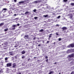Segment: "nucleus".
<instances>
[{"mask_svg":"<svg viewBox=\"0 0 74 74\" xmlns=\"http://www.w3.org/2000/svg\"><path fill=\"white\" fill-rule=\"evenodd\" d=\"M69 58V61H70V60H71V59H70V58H73L74 57V54H72L69 56H68Z\"/></svg>","mask_w":74,"mask_h":74,"instance_id":"nucleus-1","label":"nucleus"},{"mask_svg":"<svg viewBox=\"0 0 74 74\" xmlns=\"http://www.w3.org/2000/svg\"><path fill=\"white\" fill-rule=\"evenodd\" d=\"M19 45H21V43H20V42H16V46H15L14 47L16 48Z\"/></svg>","mask_w":74,"mask_h":74,"instance_id":"nucleus-2","label":"nucleus"},{"mask_svg":"<svg viewBox=\"0 0 74 74\" xmlns=\"http://www.w3.org/2000/svg\"><path fill=\"white\" fill-rule=\"evenodd\" d=\"M70 47H72V48H73L74 47V45L73 44H71L70 45L67 46L68 48H70Z\"/></svg>","mask_w":74,"mask_h":74,"instance_id":"nucleus-3","label":"nucleus"},{"mask_svg":"<svg viewBox=\"0 0 74 74\" xmlns=\"http://www.w3.org/2000/svg\"><path fill=\"white\" fill-rule=\"evenodd\" d=\"M17 26V25H13L12 26V29L13 30H15V27Z\"/></svg>","mask_w":74,"mask_h":74,"instance_id":"nucleus-4","label":"nucleus"},{"mask_svg":"<svg viewBox=\"0 0 74 74\" xmlns=\"http://www.w3.org/2000/svg\"><path fill=\"white\" fill-rule=\"evenodd\" d=\"M62 29L63 30L62 31H64V30H67V27H64L62 28Z\"/></svg>","mask_w":74,"mask_h":74,"instance_id":"nucleus-5","label":"nucleus"},{"mask_svg":"<svg viewBox=\"0 0 74 74\" xmlns=\"http://www.w3.org/2000/svg\"><path fill=\"white\" fill-rule=\"evenodd\" d=\"M7 67H11V63H9L7 64Z\"/></svg>","mask_w":74,"mask_h":74,"instance_id":"nucleus-6","label":"nucleus"},{"mask_svg":"<svg viewBox=\"0 0 74 74\" xmlns=\"http://www.w3.org/2000/svg\"><path fill=\"white\" fill-rule=\"evenodd\" d=\"M21 53L22 54H25L26 53V51L23 50V51L21 52Z\"/></svg>","mask_w":74,"mask_h":74,"instance_id":"nucleus-7","label":"nucleus"},{"mask_svg":"<svg viewBox=\"0 0 74 74\" xmlns=\"http://www.w3.org/2000/svg\"><path fill=\"white\" fill-rule=\"evenodd\" d=\"M16 64L15 63H14L13 64V67L14 68H15V67H16V64Z\"/></svg>","mask_w":74,"mask_h":74,"instance_id":"nucleus-8","label":"nucleus"},{"mask_svg":"<svg viewBox=\"0 0 74 74\" xmlns=\"http://www.w3.org/2000/svg\"><path fill=\"white\" fill-rule=\"evenodd\" d=\"M71 51H72V50L71 49L68 50L67 51V53H70V52H71Z\"/></svg>","mask_w":74,"mask_h":74,"instance_id":"nucleus-9","label":"nucleus"},{"mask_svg":"<svg viewBox=\"0 0 74 74\" xmlns=\"http://www.w3.org/2000/svg\"><path fill=\"white\" fill-rule=\"evenodd\" d=\"M7 9L6 8H4L2 10V12H3V11H7Z\"/></svg>","mask_w":74,"mask_h":74,"instance_id":"nucleus-10","label":"nucleus"},{"mask_svg":"<svg viewBox=\"0 0 74 74\" xmlns=\"http://www.w3.org/2000/svg\"><path fill=\"white\" fill-rule=\"evenodd\" d=\"M25 2L24 1H21L19 2H18L19 4H22L23 3H24Z\"/></svg>","mask_w":74,"mask_h":74,"instance_id":"nucleus-11","label":"nucleus"},{"mask_svg":"<svg viewBox=\"0 0 74 74\" xmlns=\"http://www.w3.org/2000/svg\"><path fill=\"white\" fill-rule=\"evenodd\" d=\"M4 25V23H3L0 24V26H3V25Z\"/></svg>","mask_w":74,"mask_h":74,"instance_id":"nucleus-12","label":"nucleus"},{"mask_svg":"<svg viewBox=\"0 0 74 74\" xmlns=\"http://www.w3.org/2000/svg\"><path fill=\"white\" fill-rule=\"evenodd\" d=\"M9 54H10V55H13V52L10 51L9 52Z\"/></svg>","mask_w":74,"mask_h":74,"instance_id":"nucleus-13","label":"nucleus"},{"mask_svg":"<svg viewBox=\"0 0 74 74\" xmlns=\"http://www.w3.org/2000/svg\"><path fill=\"white\" fill-rule=\"evenodd\" d=\"M29 12H26L25 13V14L26 15V14H27V15H29Z\"/></svg>","mask_w":74,"mask_h":74,"instance_id":"nucleus-14","label":"nucleus"},{"mask_svg":"<svg viewBox=\"0 0 74 74\" xmlns=\"http://www.w3.org/2000/svg\"><path fill=\"white\" fill-rule=\"evenodd\" d=\"M42 1V0H38V3H40V2H41Z\"/></svg>","mask_w":74,"mask_h":74,"instance_id":"nucleus-15","label":"nucleus"},{"mask_svg":"<svg viewBox=\"0 0 74 74\" xmlns=\"http://www.w3.org/2000/svg\"><path fill=\"white\" fill-rule=\"evenodd\" d=\"M34 3H36V4H37V3H38V1H35L34 2Z\"/></svg>","mask_w":74,"mask_h":74,"instance_id":"nucleus-16","label":"nucleus"},{"mask_svg":"<svg viewBox=\"0 0 74 74\" xmlns=\"http://www.w3.org/2000/svg\"><path fill=\"white\" fill-rule=\"evenodd\" d=\"M43 31H44V30L43 29H41L39 31V32H43Z\"/></svg>","mask_w":74,"mask_h":74,"instance_id":"nucleus-17","label":"nucleus"},{"mask_svg":"<svg viewBox=\"0 0 74 74\" xmlns=\"http://www.w3.org/2000/svg\"><path fill=\"white\" fill-rule=\"evenodd\" d=\"M43 16H44L45 18H46V17H47V16H48V15L47 14L46 15H44Z\"/></svg>","mask_w":74,"mask_h":74,"instance_id":"nucleus-18","label":"nucleus"},{"mask_svg":"<svg viewBox=\"0 0 74 74\" xmlns=\"http://www.w3.org/2000/svg\"><path fill=\"white\" fill-rule=\"evenodd\" d=\"M29 37V35H25L24 37V38H26V37Z\"/></svg>","mask_w":74,"mask_h":74,"instance_id":"nucleus-19","label":"nucleus"},{"mask_svg":"<svg viewBox=\"0 0 74 74\" xmlns=\"http://www.w3.org/2000/svg\"><path fill=\"white\" fill-rule=\"evenodd\" d=\"M53 73V71H50V72L49 73V74H51L52 73Z\"/></svg>","mask_w":74,"mask_h":74,"instance_id":"nucleus-20","label":"nucleus"},{"mask_svg":"<svg viewBox=\"0 0 74 74\" xmlns=\"http://www.w3.org/2000/svg\"><path fill=\"white\" fill-rule=\"evenodd\" d=\"M60 17H61L60 16H59L57 17V18L59 19V18H60Z\"/></svg>","mask_w":74,"mask_h":74,"instance_id":"nucleus-21","label":"nucleus"},{"mask_svg":"<svg viewBox=\"0 0 74 74\" xmlns=\"http://www.w3.org/2000/svg\"><path fill=\"white\" fill-rule=\"evenodd\" d=\"M52 34H51L49 35V38H51V36H52Z\"/></svg>","mask_w":74,"mask_h":74,"instance_id":"nucleus-22","label":"nucleus"},{"mask_svg":"<svg viewBox=\"0 0 74 74\" xmlns=\"http://www.w3.org/2000/svg\"><path fill=\"white\" fill-rule=\"evenodd\" d=\"M71 5H73L74 6V3H71Z\"/></svg>","mask_w":74,"mask_h":74,"instance_id":"nucleus-23","label":"nucleus"},{"mask_svg":"<svg viewBox=\"0 0 74 74\" xmlns=\"http://www.w3.org/2000/svg\"><path fill=\"white\" fill-rule=\"evenodd\" d=\"M37 18H38L37 17H34V19H37Z\"/></svg>","mask_w":74,"mask_h":74,"instance_id":"nucleus-24","label":"nucleus"},{"mask_svg":"<svg viewBox=\"0 0 74 74\" xmlns=\"http://www.w3.org/2000/svg\"><path fill=\"white\" fill-rule=\"evenodd\" d=\"M68 0H64L63 1H64V2H66V1H67Z\"/></svg>","mask_w":74,"mask_h":74,"instance_id":"nucleus-25","label":"nucleus"},{"mask_svg":"<svg viewBox=\"0 0 74 74\" xmlns=\"http://www.w3.org/2000/svg\"><path fill=\"white\" fill-rule=\"evenodd\" d=\"M7 59H8V58L7 57H6L5 58V60H7Z\"/></svg>","mask_w":74,"mask_h":74,"instance_id":"nucleus-26","label":"nucleus"},{"mask_svg":"<svg viewBox=\"0 0 74 74\" xmlns=\"http://www.w3.org/2000/svg\"><path fill=\"white\" fill-rule=\"evenodd\" d=\"M8 30V29H6L4 30L5 32H7Z\"/></svg>","mask_w":74,"mask_h":74,"instance_id":"nucleus-27","label":"nucleus"},{"mask_svg":"<svg viewBox=\"0 0 74 74\" xmlns=\"http://www.w3.org/2000/svg\"><path fill=\"white\" fill-rule=\"evenodd\" d=\"M33 11H34V12H36V10L35 9V10H34Z\"/></svg>","mask_w":74,"mask_h":74,"instance_id":"nucleus-28","label":"nucleus"},{"mask_svg":"<svg viewBox=\"0 0 74 74\" xmlns=\"http://www.w3.org/2000/svg\"><path fill=\"white\" fill-rule=\"evenodd\" d=\"M56 36H59V34L58 33V32L56 33Z\"/></svg>","mask_w":74,"mask_h":74,"instance_id":"nucleus-29","label":"nucleus"},{"mask_svg":"<svg viewBox=\"0 0 74 74\" xmlns=\"http://www.w3.org/2000/svg\"><path fill=\"white\" fill-rule=\"evenodd\" d=\"M70 18H71H71H73V16H70Z\"/></svg>","mask_w":74,"mask_h":74,"instance_id":"nucleus-30","label":"nucleus"},{"mask_svg":"<svg viewBox=\"0 0 74 74\" xmlns=\"http://www.w3.org/2000/svg\"><path fill=\"white\" fill-rule=\"evenodd\" d=\"M47 8H51V7H49H49L47 6Z\"/></svg>","mask_w":74,"mask_h":74,"instance_id":"nucleus-31","label":"nucleus"},{"mask_svg":"<svg viewBox=\"0 0 74 74\" xmlns=\"http://www.w3.org/2000/svg\"><path fill=\"white\" fill-rule=\"evenodd\" d=\"M59 41H61V38H59L58 39Z\"/></svg>","mask_w":74,"mask_h":74,"instance_id":"nucleus-32","label":"nucleus"},{"mask_svg":"<svg viewBox=\"0 0 74 74\" xmlns=\"http://www.w3.org/2000/svg\"><path fill=\"white\" fill-rule=\"evenodd\" d=\"M22 59H24V58H25V56H23L22 57Z\"/></svg>","mask_w":74,"mask_h":74,"instance_id":"nucleus-33","label":"nucleus"},{"mask_svg":"<svg viewBox=\"0 0 74 74\" xmlns=\"http://www.w3.org/2000/svg\"><path fill=\"white\" fill-rule=\"evenodd\" d=\"M36 37L34 38L33 39L34 40H35V39H36Z\"/></svg>","mask_w":74,"mask_h":74,"instance_id":"nucleus-34","label":"nucleus"},{"mask_svg":"<svg viewBox=\"0 0 74 74\" xmlns=\"http://www.w3.org/2000/svg\"><path fill=\"white\" fill-rule=\"evenodd\" d=\"M1 71H2V69L0 70V73H1Z\"/></svg>","mask_w":74,"mask_h":74,"instance_id":"nucleus-35","label":"nucleus"},{"mask_svg":"<svg viewBox=\"0 0 74 74\" xmlns=\"http://www.w3.org/2000/svg\"><path fill=\"white\" fill-rule=\"evenodd\" d=\"M45 58L46 59H47V58H48V56H46L45 57Z\"/></svg>","mask_w":74,"mask_h":74,"instance_id":"nucleus-36","label":"nucleus"},{"mask_svg":"<svg viewBox=\"0 0 74 74\" xmlns=\"http://www.w3.org/2000/svg\"><path fill=\"white\" fill-rule=\"evenodd\" d=\"M17 25L18 26H19V24H18Z\"/></svg>","mask_w":74,"mask_h":74,"instance_id":"nucleus-37","label":"nucleus"},{"mask_svg":"<svg viewBox=\"0 0 74 74\" xmlns=\"http://www.w3.org/2000/svg\"><path fill=\"white\" fill-rule=\"evenodd\" d=\"M38 47H40V46H41V45H38Z\"/></svg>","mask_w":74,"mask_h":74,"instance_id":"nucleus-38","label":"nucleus"},{"mask_svg":"<svg viewBox=\"0 0 74 74\" xmlns=\"http://www.w3.org/2000/svg\"><path fill=\"white\" fill-rule=\"evenodd\" d=\"M14 2H16V0H14Z\"/></svg>","mask_w":74,"mask_h":74,"instance_id":"nucleus-39","label":"nucleus"},{"mask_svg":"<svg viewBox=\"0 0 74 74\" xmlns=\"http://www.w3.org/2000/svg\"><path fill=\"white\" fill-rule=\"evenodd\" d=\"M14 16H16V14H14Z\"/></svg>","mask_w":74,"mask_h":74,"instance_id":"nucleus-40","label":"nucleus"},{"mask_svg":"<svg viewBox=\"0 0 74 74\" xmlns=\"http://www.w3.org/2000/svg\"><path fill=\"white\" fill-rule=\"evenodd\" d=\"M47 43H49V41H47Z\"/></svg>","mask_w":74,"mask_h":74,"instance_id":"nucleus-41","label":"nucleus"},{"mask_svg":"<svg viewBox=\"0 0 74 74\" xmlns=\"http://www.w3.org/2000/svg\"><path fill=\"white\" fill-rule=\"evenodd\" d=\"M29 60H30V58H29V59L28 60V61H29Z\"/></svg>","mask_w":74,"mask_h":74,"instance_id":"nucleus-42","label":"nucleus"},{"mask_svg":"<svg viewBox=\"0 0 74 74\" xmlns=\"http://www.w3.org/2000/svg\"><path fill=\"white\" fill-rule=\"evenodd\" d=\"M47 3V1H45L44 3Z\"/></svg>","mask_w":74,"mask_h":74,"instance_id":"nucleus-43","label":"nucleus"},{"mask_svg":"<svg viewBox=\"0 0 74 74\" xmlns=\"http://www.w3.org/2000/svg\"><path fill=\"white\" fill-rule=\"evenodd\" d=\"M6 12V11H4L3 12V13H4V12Z\"/></svg>","mask_w":74,"mask_h":74,"instance_id":"nucleus-44","label":"nucleus"},{"mask_svg":"<svg viewBox=\"0 0 74 74\" xmlns=\"http://www.w3.org/2000/svg\"><path fill=\"white\" fill-rule=\"evenodd\" d=\"M18 74H21V73H18Z\"/></svg>","mask_w":74,"mask_h":74,"instance_id":"nucleus-45","label":"nucleus"},{"mask_svg":"<svg viewBox=\"0 0 74 74\" xmlns=\"http://www.w3.org/2000/svg\"><path fill=\"white\" fill-rule=\"evenodd\" d=\"M54 64H56V62H55V63H54Z\"/></svg>","mask_w":74,"mask_h":74,"instance_id":"nucleus-46","label":"nucleus"},{"mask_svg":"<svg viewBox=\"0 0 74 74\" xmlns=\"http://www.w3.org/2000/svg\"><path fill=\"white\" fill-rule=\"evenodd\" d=\"M42 42H43V43H44V41H43Z\"/></svg>","mask_w":74,"mask_h":74,"instance_id":"nucleus-47","label":"nucleus"},{"mask_svg":"<svg viewBox=\"0 0 74 74\" xmlns=\"http://www.w3.org/2000/svg\"><path fill=\"white\" fill-rule=\"evenodd\" d=\"M54 44H55V42H54Z\"/></svg>","mask_w":74,"mask_h":74,"instance_id":"nucleus-48","label":"nucleus"},{"mask_svg":"<svg viewBox=\"0 0 74 74\" xmlns=\"http://www.w3.org/2000/svg\"><path fill=\"white\" fill-rule=\"evenodd\" d=\"M41 5H42V6L43 5H42V4Z\"/></svg>","mask_w":74,"mask_h":74,"instance_id":"nucleus-49","label":"nucleus"},{"mask_svg":"<svg viewBox=\"0 0 74 74\" xmlns=\"http://www.w3.org/2000/svg\"><path fill=\"white\" fill-rule=\"evenodd\" d=\"M4 44H5V43H4V44H3L2 45H4Z\"/></svg>","mask_w":74,"mask_h":74,"instance_id":"nucleus-50","label":"nucleus"},{"mask_svg":"<svg viewBox=\"0 0 74 74\" xmlns=\"http://www.w3.org/2000/svg\"><path fill=\"white\" fill-rule=\"evenodd\" d=\"M34 58H36V57H34Z\"/></svg>","mask_w":74,"mask_h":74,"instance_id":"nucleus-51","label":"nucleus"},{"mask_svg":"<svg viewBox=\"0 0 74 74\" xmlns=\"http://www.w3.org/2000/svg\"><path fill=\"white\" fill-rule=\"evenodd\" d=\"M46 61H48V60H46Z\"/></svg>","mask_w":74,"mask_h":74,"instance_id":"nucleus-52","label":"nucleus"},{"mask_svg":"<svg viewBox=\"0 0 74 74\" xmlns=\"http://www.w3.org/2000/svg\"><path fill=\"white\" fill-rule=\"evenodd\" d=\"M49 40H50V38H49Z\"/></svg>","mask_w":74,"mask_h":74,"instance_id":"nucleus-53","label":"nucleus"},{"mask_svg":"<svg viewBox=\"0 0 74 74\" xmlns=\"http://www.w3.org/2000/svg\"><path fill=\"white\" fill-rule=\"evenodd\" d=\"M58 37H59V36H58Z\"/></svg>","mask_w":74,"mask_h":74,"instance_id":"nucleus-54","label":"nucleus"}]
</instances>
